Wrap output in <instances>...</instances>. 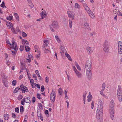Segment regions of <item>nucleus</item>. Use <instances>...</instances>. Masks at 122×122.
<instances>
[{
	"label": "nucleus",
	"mask_w": 122,
	"mask_h": 122,
	"mask_svg": "<svg viewBox=\"0 0 122 122\" xmlns=\"http://www.w3.org/2000/svg\"><path fill=\"white\" fill-rule=\"evenodd\" d=\"M92 70V69L86 70V71L87 76L89 78H90L91 77L92 73L91 72V71Z\"/></svg>",
	"instance_id": "9d476101"
},
{
	"label": "nucleus",
	"mask_w": 122,
	"mask_h": 122,
	"mask_svg": "<svg viewBox=\"0 0 122 122\" xmlns=\"http://www.w3.org/2000/svg\"><path fill=\"white\" fill-rule=\"evenodd\" d=\"M65 55L68 58V59L70 61H71L72 59L70 55L66 52L65 53Z\"/></svg>",
	"instance_id": "b1692460"
},
{
	"label": "nucleus",
	"mask_w": 122,
	"mask_h": 122,
	"mask_svg": "<svg viewBox=\"0 0 122 122\" xmlns=\"http://www.w3.org/2000/svg\"><path fill=\"white\" fill-rule=\"evenodd\" d=\"M55 37L56 39V40L57 42L59 43H60L61 42V40L58 37V36H55Z\"/></svg>",
	"instance_id": "7c9ffc66"
},
{
	"label": "nucleus",
	"mask_w": 122,
	"mask_h": 122,
	"mask_svg": "<svg viewBox=\"0 0 122 122\" xmlns=\"http://www.w3.org/2000/svg\"><path fill=\"white\" fill-rule=\"evenodd\" d=\"M20 111L21 112H24V108L23 106H21L20 107Z\"/></svg>",
	"instance_id": "de8ad7c7"
},
{
	"label": "nucleus",
	"mask_w": 122,
	"mask_h": 122,
	"mask_svg": "<svg viewBox=\"0 0 122 122\" xmlns=\"http://www.w3.org/2000/svg\"><path fill=\"white\" fill-rule=\"evenodd\" d=\"M89 14V16L92 18H93L95 17V15L91 11L89 13H88Z\"/></svg>",
	"instance_id": "393cba45"
},
{
	"label": "nucleus",
	"mask_w": 122,
	"mask_h": 122,
	"mask_svg": "<svg viewBox=\"0 0 122 122\" xmlns=\"http://www.w3.org/2000/svg\"><path fill=\"white\" fill-rule=\"evenodd\" d=\"M34 48L36 50L35 52H36L37 51V52H39V49L38 46L37 45H35L34 46Z\"/></svg>",
	"instance_id": "e433bc0d"
},
{
	"label": "nucleus",
	"mask_w": 122,
	"mask_h": 122,
	"mask_svg": "<svg viewBox=\"0 0 122 122\" xmlns=\"http://www.w3.org/2000/svg\"><path fill=\"white\" fill-rule=\"evenodd\" d=\"M85 10L86 12L88 14L91 11L89 8L88 6L85 8Z\"/></svg>",
	"instance_id": "f704fd0d"
},
{
	"label": "nucleus",
	"mask_w": 122,
	"mask_h": 122,
	"mask_svg": "<svg viewBox=\"0 0 122 122\" xmlns=\"http://www.w3.org/2000/svg\"><path fill=\"white\" fill-rule=\"evenodd\" d=\"M25 49L26 51H30V48L29 46H25Z\"/></svg>",
	"instance_id": "a18cd8bd"
},
{
	"label": "nucleus",
	"mask_w": 122,
	"mask_h": 122,
	"mask_svg": "<svg viewBox=\"0 0 122 122\" xmlns=\"http://www.w3.org/2000/svg\"><path fill=\"white\" fill-rule=\"evenodd\" d=\"M98 105V108L97 110V114H101V115L102 114H103V111L102 101H99Z\"/></svg>",
	"instance_id": "f257e3e1"
},
{
	"label": "nucleus",
	"mask_w": 122,
	"mask_h": 122,
	"mask_svg": "<svg viewBox=\"0 0 122 122\" xmlns=\"http://www.w3.org/2000/svg\"><path fill=\"white\" fill-rule=\"evenodd\" d=\"M117 95L119 100L120 102L122 101V93H117Z\"/></svg>",
	"instance_id": "a211bd4d"
},
{
	"label": "nucleus",
	"mask_w": 122,
	"mask_h": 122,
	"mask_svg": "<svg viewBox=\"0 0 122 122\" xmlns=\"http://www.w3.org/2000/svg\"><path fill=\"white\" fill-rule=\"evenodd\" d=\"M96 34L95 32H92L90 33V36H93L95 35Z\"/></svg>",
	"instance_id": "603ef678"
},
{
	"label": "nucleus",
	"mask_w": 122,
	"mask_h": 122,
	"mask_svg": "<svg viewBox=\"0 0 122 122\" xmlns=\"http://www.w3.org/2000/svg\"><path fill=\"white\" fill-rule=\"evenodd\" d=\"M38 107H39V108L40 109L39 110H40V109H41V110H42L43 109V107L42 106V105L41 103H38Z\"/></svg>",
	"instance_id": "cd10ccee"
},
{
	"label": "nucleus",
	"mask_w": 122,
	"mask_h": 122,
	"mask_svg": "<svg viewBox=\"0 0 122 122\" xmlns=\"http://www.w3.org/2000/svg\"><path fill=\"white\" fill-rule=\"evenodd\" d=\"M11 52H12V54L13 55H15L16 54L17 51H12Z\"/></svg>",
	"instance_id": "0e129e2a"
},
{
	"label": "nucleus",
	"mask_w": 122,
	"mask_h": 122,
	"mask_svg": "<svg viewBox=\"0 0 122 122\" xmlns=\"http://www.w3.org/2000/svg\"><path fill=\"white\" fill-rule=\"evenodd\" d=\"M75 65L78 70L80 71L81 70V69L80 67L79 66L78 63L76 62H75Z\"/></svg>",
	"instance_id": "5701e85b"
},
{
	"label": "nucleus",
	"mask_w": 122,
	"mask_h": 122,
	"mask_svg": "<svg viewBox=\"0 0 122 122\" xmlns=\"http://www.w3.org/2000/svg\"><path fill=\"white\" fill-rule=\"evenodd\" d=\"M109 45L108 41L106 40L104 42L103 49L104 51L106 52H107L109 51Z\"/></svg>",
	"instance_id": "f03ea898"
},
{
	"label": "nucleus",
	"mask_w": 122,
	"mask_h": 122,
	"mask_svg": "<svg viewBox=\"0 0 122 122\" xmlns=\"http://www.w3.org/2000/svg\"><path fill=\"white\" fill-rule=\"evenodd\" d=\"M22 35L24 37H26L27 36V34L24 32H22Z\"/></svg>",
	"instance_id": "052dcab7"
},
{
	"label": "nucleus",
	"mask_w": 122,
	"mask_h": 122,
	"mask_svg": "<svg viewBox=\"0 0 122 122\" xmlns=\"http://www.w3.org/2000/svg\"><path fill=\"white\" fill-rule=\"evenodd\" d=\"M56 95L51 94L50 99L52 102H53L55 101Z\"/></svg>",
	"instance_id": "f8f14e48"
},
{
	"label": "nucleus",
	"mask_w": 122,
	"mask_h": 122,
	"mask_svg": "<svg viewBox=\"0 0 122 122\" xmlns=\"http://www.w3.org/2000/svg\"><path fill=\"white\" fill-rule=\"evenodd\" d=\"M58 24L56 21H53L52 22V24L49 25L50 28L52 31H54V29L55 28L58 26Z\"/></svg>",
	"instance_id": "7ed1b4c3"
},
{
	"label": "nucleus",
	"mask_w": 122,
	"mask_h": 122,
	"mask_svg": "<svg viewBox=\"0 0 122 122\" xmlns=\"http://www.w3.org/2000/svg\"><path fill=\"white\" fill-rule=\"evenodd\" d=\"M40 51H39V52H38V54H37L36 55V57L38 58L39 57H40Z\"/></svg>",
	"instance_id": "c03bdc74"
},
{
	"label": "nucleus",
	"mask_w": 122,
	"mask_h": 122,
	"mask_svg": "<svg viewBox=\"0 0 122 122\" xmlns=\"http://www.w3.org/2000/svg\"><path fill=\"white\" fill-rule=\"evenodd\" d=\"M23 98V96L22 95H20L18 97V99L19 100H21Z\"/></svg>",
	"instance_id": "6e6d98bb"
},
{
	"label": "nucleus",
	"mask_w": 122,
	"mask_h": 122,
	"mask_svg": "<svg viewBox=\"0 0 122 122\" xmlns=\"http://www.w3.org/2000/svg\"><path fill=\"white\" fill-rule=\"evenodd\" d=\"M62 90L61 88H60L58 90V92L60 95H61L62 93Z\"/></svg>",
	"instance_id": "3c124183"
},
{
	"label": "nucleus",
	"mask_w": 122,
	"mask_h": 122,
	"mask_svg": "<svg viewBox=\"0 0 122 122\" xmlns=\"http://www.w3.org/2000/svg\"><path fill=\"white\" fill-rule=\"evenodd\" d=\"M6 19L7 20H10L12 19V16H9L7 17Z\"/></svg>",
	"instance_id": "8fccbe9b"
},
{
	"label": "nucleus",
	"mask_w": 122,
	"mask_h": 122,
	"mask_svg": "<svg viewBox=\"0 0 122 122\" xmlns=\"http://www.w3.org/2000/svg\"><path fill=\"white\" fill-rule=\"evenodd\" d=\"M22 44L23 46H26L28 45L29 43L26 40L22 39Z\"/></svg>",
	"instance_id": "4468645a"
},
{
	"label": "nucleus",
	"mask_w": 122,
	"mask_h": 122,
	"mask_svg": "<svg viewBox=\"0 0 122 122\" xmlns=\"http://www.w3.org/2000/svg\"><path fill=\"white\" fill-rule=\"evenodd\" d=\"M9 115L7 114H5L4 115V119L5 120H8L9 118Z\"/></svg>",
	"instance_id": "c85d7f7f"
},
{
	"label": "nucleus",
	"mask_w": 122,
	"mask_h": 122,
	"mask_svg": "<svg viewBox=\"0 0 122 122\" xmlns=\"http://www.w3.org/2000/svg\"><path fill=\"white\" fill-rule=\"evenodd\" d=\"M46 13L43 11L41 13V19H43L46 16Z\"/></svg>",
	"instance_id": "412c9836"
},
{
	"label": "nucleus",
	"mask_w": 122,
	"mask_h": 122,
	"mask_svg": "<svg viewBox=\"0 0 122 122\" xmlns=\"http://www.w3.org/2000/svg\"><path fill=\"white\" fill-rule=\"evenodd\" d=\"M75 8H77L78 9H79L80 8V6L77 3H76L75 4Z\"/></svg>",
	"instance_id": "79ce46f5"
},
{
	"label": "nucleus",
	"mask_w": 122,
	"mask_h": 122,
	"mask_svg": "<svg viewBox=\"0 0 122 122\" xmlns=\"http://www.w3.org/2000/svg\"><path fill=\"white\" fill-rule=\"evenodd\" d=\"M104 91V90H102L100 92V93L101 94V95L103 96H105V95L103 94V91Z\"/></svg>",
	"instance_id": "338daca9"
},
{
	"label": "nucleus",
	"mask_w": 122,
	"mask_h": 122,
	"mask_svg": "<svg viewBox=\"0 0 122 122\" xmlns=\"http://www.w3.org/2000/svg\"><path fill=\"white\" fill-rule=\"evenodd\" d=\"M118 52L119 54H122V47L121 48H118Z\"/></svg>",
	"instance_id": "ea45409f"
},
{
	"label": "nucleus",
	"mask_w": 122,
	"mask_h": 122,
	"mask_svg": "<svg viewBox=\"0 0 122 122\" xmlns=\"http://www.w3.org/2000/svg\"><path fill=\"white\" fill-rule=\"evenodd\" d=\"M44 90V87L43 86H41V92H43Z\"/></svg>",
	"instance_id": "680f3d73"
},
{
	"label": "nucleus",
	"mask_w": 122,
	"mask_h": 122,
	"mask_svg": "<svg viewBox=\"0 0 122 122\" xmlns=\"http://www.w3.org/2000/svg\"><path fill=\"white\" fill-rule=\"evenodd\" d=\"M37 116L38 117H40V118H42L41 115V110H37Z\"/></svg>",
	"instance_id": "4be33fe9"
},
{
	"label": "nucleus",
	"mask_w": 122,
	"mask_h": 122,
	"mask_svg": "<svg viewBox=\"0 0 122 122\" xmlns=\"http://www.w3.org/2000/svg\"><path fill=\"white\" fill-rule=\"evenodd\" d=\"M94 107V101H92L91 104V107L92 109H93Z\"/></svg>",
	"instance_id": "4d7b16f0"
},
{
	"label": "nucleus",
	"mask_w": 122,
	"mask_h": 122,
	"mask_svg": "<svg viewBox=\"0 0 122 122\" xmlns=\"http://www.w3.org/2000/svg\"><path fill=\"white\" fill-rule=\"evenodd\" d=\"M32 102H33V103H34L36 101V98L35 97H33L32 98Z\"/></svg>",
	"instance_id": "e2e57ef3"
},
{
	"label": "nucleus",
	"mask_w": 122,
	"mask_h": 122,
	"mask_svg": "<svg viewBox=\"0 0 122 122\" xmlns=\"http://www.w3.org/2000/svg\"><path fill=\"white\" fill-rule=\"evenodd\" d=\"M49 77L47 76L46 78L45 81L46 82V83H47L49 81Z\"/></svg>",
	"instance_id": "69168bd1"
},
{
	"label": "nucleus",
	"mask_w": 122,
	"mask_h": 122,
	"mask_svg": "<svg viewBox=\"0 0 122 122\" xmlns=\"http://www.w3.org/2000/svg\"><path fill=\"white\" fill-rule=\"evenodd\" d=\"M44 43L43 46H45V47H49L48 45L49 44L48 40H45L44 41Z\"/></svg>",
	"instance_id": "6ab92c4d"
},
{
	"label": "nucleus",
	"mask_w": 122,
	"mask_h": 122,
	"mask_svg": "<svg viewBox=\"0 0 122 122\" xmlns=\"http://www.w3.org/2000/svg\"><path fill=\"white\" fill-rule=\"evenodd\" d=\"M92 97V95H89L87 97L88 98L87 101L88 102H90L91 101L92 98L91 97Z\"/></svg>",
	"instance_id": "473e14b6"
},
{
	"label": "nucleus",
	"mask_w": 122,
	"mask_h": 122,
	"mask_svg": "<svg viewBox=\"0 0 122 122\" xmlns=\"http://www.w3.org/2000/svg\"><path fill=\"white\" fill-rule=\"evenodd\" d=\"M69 22L70 27V28H71L72 26V21L71 20L69 19Z\"/></svg>",
	"instance_id": "4c0bfd02"
},
{
	"label": "nucleus",
	"mask_w": 122,
	"mask_h": 122,
	"mask_svg": "<svg viewBox=\"0 0 122 122\" xmlns=\"http://www.w3.org/2000/svg\"><path fill=\"white\" fill-rule=\"evenodd\" d=\"M15 43L14 41L13 40L12 41L11 45V46H12V47H14V45H15Z\"/></svg>",
	"instance_id": "13d9d810"
},
{
	"label": "nucleus",
	"mask_w": 122,
	"mask_h": 122,
	"mask_svg": "<svg viewBox=\"0 0 122 122\" xmlns=\"http://www.w3.org/2000/svg\"><path fill=\"white\" fill-rule=\"evenodd\" d=\"M14 15L16 20L18 21H19V17L18 14L16 13H15L14 14Z\"/></svg>",
	"instance_id": "58836bf2"
},
{
	"label": "nucleus",
	"mask_w": 122,
	"mask_h": 122,
	"mask_svg": "<svg viewBox=\"0 0 122 122\" xmlns=\"http://www.w3.org/2000/svg\"><path fill=\"white\" fill-rule=\"evenodd\" d=\"M49 47H45V46H42V49L44 51L45 53L47 54L49 53L50 51L49 50Z\"/></svg>",
	"instance_id": "9b49d317"
},
{
	"label": "nucleus",
	"mask_w": 122,
	"mask_h": 122,
	"mask_svg": "<svg viewBox=\"0 0 122 122\" xmlns=\"http://www.w3.org/2000/svg\"><path fill=\"white\" fill-rule=\"evenodd\" d=\"M20 87H16L15 88V90L14 91V93H16L18 92V91L20 90Z\"/></svg>",
	"instance_id": "c9c22d12"
},
{
	"label": "nucleus",
	"mask_w": 122,
	"mask_h": 122,
	"mask_svg": "<svg viewBox=\"0 0 122 122\" xmlns=\"http://www.w3.org/2000/svg\"><path fill=\"white\" fill-rule=\"evenodd\" d=\"M25 46H20V50L21 51H22L23 50Z\"/></svg>",
	"instance_id": "49530a36"
},
{
	"label": "nucleus",
	"mask_w": 122,
	"mask_h": 122,
	"mask_svg": "<svg viewBox=\"0 0 122 122\" xmlns=\"http://www.w3.org/2000/svg\"><path fill=\"white\" fill-rule=\"evenodd\" d=\"M41 94L39 93L37 94L36 95L37 97L39 100L41 99Z\"/></svg>",
	"instance_id": "864d4df0"
},
{
	"label": "nucleus",
	"mask_w": 122,
	"mask_h": 122,
	"mask_svg": "<svg viewBox=\"0 0 122 122\" xmlns=\"http://www.w3.org/2000/svg\"><path fill=\"white\" fill-rule=\"evenodd\" d=\"M3 80V83L5 84H7L8 82L7 81V76L5 74L3 73L1 75Z\"/></svg>",
	"instance_id": "423d86ee"
},
{
	"label": "nucleus",
	"mask_w": 122,
	"mask_h": 122,
	"mask_svg": "<svg viewBox=\"0 0 122 122\" xmlns=\"http://www.w3.org/2000/svg\"><path fill=\"white\" fill-rule=\"evenodd\" d=\"M102 115L103 114H102L101 115V114H97V117L98 122H102L103 121Z\"/></svg>",
	"instance_id": "0eeeda50"
},
{
	"label": "nucleus",
	"mask_w": 122,
	"mask_h": 122,
	"mask_svg": "<svg viewBox=\"0 0 122 122\" xmlns=\"http://www.w3.org/2000/svg\"><path fill=\"white\" fill-rule=\"evenodd\" d=\"M25 101V98H24L23 99L21 102V104L22 105H24V102H26V101Z\"/></svg>",
	"instance_id": "a19ab883"
},
{
	"label": "nucleus",
	"mask_w": 122,
	"mask_h": 122,
	"mask_svg": "<svg viewBox=\"0 0 122 122\" xmlns=\"http://www.w3.org/2000/svg\"><path fill=\"white\" fill-rule=\"evenodd\" d=\"M14 47H13V49H14L15 51H16L18 50V48L17 47L16 45L15 44L14 45Z\"/></svg>",
	"instance_id": "37998d69"
},
{
	"label": "nucleus",
	"mask_w": 122,
	"mask_h": 122,
	"mask_svg": "<svg viewBox=\"0 0 122 122\" xmlns=\"http://www.w3.org/2000/svg\"><path fill=\"white\" fill-rule=\"evenodd\" d=\"M87 93V92L86 91H85L84 92L83 95V98H86V94Z\"/></svg>",
	"instance_id": "09e8293b"
},
{
	"label": "nucleus",
	"mask_w": 122,
	"mask_h": 122,
	"mask_svg": "<svg viewBox=\"0 0 122 122\" xmlns=\"http://www.w3.org/2000/svg\"><path fill=\"white\" fill-rule=\"evenodd\" d=\"M118 48H121L122 47V43L121 41H119L118 43Z\"/></svg>",
	"instance_id": "72a5a7b5"
},
{
	"label": "nucleus",
	"mask_w": 122,
	"mask_h": 122,
	"mask_svg": "<svg viewBox=\"0 0 122 122\" xmlns=\"http://www.w3.org/2000/svg\"><path fill=\"white\" fill-rule=\"evenodd\" d=\"M61 48L62 51V52L61 51L60 52L61 53H65L66 52V51L65 50V48L64 46H62Z\"/></svg>",
	"instance_id": "a878e982"
},
{
	"label": "nucleus",
	"mask_w": 122,
	"mask_h": 122,
	"mask_svg": "<svg viewBox=\"0 0 122 122\" xmlns=\"http://www.w3.org/2000/svg\"><path fill=\"white\" fill-rule=\"evenodd\" d=\"M121 91V86H120L119 85L117 91V93H122Z\"/></svg>",
	"instance_id": "c756f323"
},
{
	"label": "nucleus",
	"mask_w": 122,
	"mask_h": 122,
	"mask_svg": "<svg viewBox=\"0 0 122 122\" xmlns=\"http://www.w3.org/2000/svg\"><path fill=\"white\" fill-rule=\"evenodd\" d=\"M20 90L22 91V93H24L25 92H28V90L26 87L24 86L23 84H22L20 86Z\"/></svg>",
	"instance_id": "6e6552de"
},
{
	"label": "nucleus",
	"mask_w": 122,
	"mask_h": 122,
	"mask_svg": "<svg viewBox=\"0 0 122 122\" xmlns=\"http://www.w3.org/2000/svg\"><path fill=\"white\" fill-rule=\"evenodd\" d=\"M72 68L73 69L74 71V72H75L77 71V69H76V67L75 66H72Z\"/></svg>",
	"instance_id": "bf43d9fd"
},
{
	"label": "nucleus",
	"mask_w": 122,
	"mask_h": 122,
	"mask_svg": "<svg viewBox=\"0 0 122 122\" xmlns=\"http://www.w3.org/2000/svg\"><path fill=\"white\" fill-rule=\"evenodd\" d=\"M15 112L18 113L19 112V109L18 107H16L15 108Z\"/></svg>",
	"instance_id": "5fc2aeb1"
},
{
	"label": "nucleus",
	"mask_w": 122,
	"mask_h": 122,
	"mask_svg": "<svg viewBox=\"0 0 122 122\" xmlns=\"http://www.w3.org/2000/svg\"><path fill=\"white\" fill-rule=\"evenodd\" d=\"M29 5L30 7L31 8H33L34 7L32 3V2L31 3H30L29 4Z\"/></svg>",
	"instance_id": "774afa93"
},
{
	"label": "nucleus",
	"mask_w": 122,
	"mask_h": 122,
	"mask_svg": "<svg viewBox=\"0 0 122 122\" xmlns=\"http://www.w3.org/2000/svg\"><path fill=\"white\" fill-rule=\"evenodd\" d=\"M91 65L92 62L90 60L87 61L85 64V70L92 69L91 68Z\"/></svg>",
	"instance_id": "20e7f679"
},
{
	"label": "nucleus",
	"mask_w": 122,
	"mask_h": 122,
	"mask_svg": "<svg viewBox=\"0 0 122 122\" xmlns=\"http://www.w3.org/2000/svg\"><path fill=\"white\" fill-rule=\"evenodd\" d=\"M109 109L110 111H114V103L113 100H112L110 103Z\"/></svg>",
	"instance_id": "39448f33"
},
{
	"label": "nucleus",
	"mask_w": 122,
	"mask_h": 122,
	"mask_svg": "<svg viewBox=\"0 0 122 122\" xmlns=\"http://www.w3.org/2000/svg\"><path fill=\"white\" fill-rule=\"evenodd\" d=\"M86 50L88 53H91L93 51L92 48L88 46L86 47Z\"/></svg>",
	"instance_id": "dca6fc26"
},
{
	"label": "nucleus",
	"mask_w": 122,
	"mask_h": 122,
	"mask_svg": "<svg viewBox=\"0 0 122 122\" xmlns=\"http://www.w3.org/2000/svg\"><path fill=\"white\" fill-rule=\"evenodd\" d=\"M84 26L85 28L86 29L89 30H90V27L89 26V25L87 22H85L84 23Z\"/></svg>",
	"instance_id": "aec40b11"
},
{
	"label": "nucleus",
	"mask_w": 122,
	"mask_h": 122,
	"mask_svg": "<svg viewBox=\"0 0 122 122\" xmlns=\"http://www.w3.org/2000/svg\"><path fill=\"white\" fill-rule=\"evenodd\" d=\"M77 77L79 78H81L82 77V74L78 71L75 72Z\"/></svg>",
	"instance_id": "ddd939ff"
},
{
	"label": "nucleus",
	"mask_w": 122,
	"mask_h": 122,
	"mask_svg": "<svg viewBox=\"0 0 122 122\" xmlns=\"http://www.w3.org/2000/svg\"><path fill=\"white\" fill-rule=\"evenodd\" d=\"M114 111H111L110 112V116L112 120H113L114 116Z\"/></svg>",
	"instance_id": "2eb2a0df"
},
{
	"label": "nucleus",
	"mask_w": 122,
	"mask_h": 122,
	"mask_svg": "<svg viewBox=\"0 0 122 122\" xmlns=\"http://www.w3.org/2000/svg\"><path fill=\"white\" fill-rule=\"evenodd\" d=\"M25 99H26L25 100V101H26V102L27 103H30L31 102L30 99V98L29 97H27Z\"/></svg>",
	"instance_id": "bb28decb"
},
{
	"label": "nucleus",
	"mask_w": 122,
	"mask_h": 122,
	"mask_svg": "<svg viewBox=\"0 0 122 122\" xmlns=\"http://www.w3.org/2000/svg\"><path fill=\"white\" fill-rule=\"evenodd\" d=\"M67 14L69 17L70 18H72V20L74 19V16L75 15V13L73 12H71L70 11H68L67 12Z\"/></svg>",
	"instance_id": "1a4fd4ad"
},
{
	"label": "nucleus",
	"mask_w": 122,
	"mask_h": 122,
	"mask_svg": "<svg viewBox=\"0 0 122 122\" xmlns=\"http://www.w3.org/2000/svg\"><path fill=\"white\" fill-rule=\"evenodd\" d=\"M9 25H8H8H7V26L9 28H10L12 27V28L13 29V26L12 24V23H10V22H9Z\"/></svg>",
	"instance_id": "2f4dec72"
},
{
	"label": "nucleus",
	"mask_w": 122,
	"mask_h": 122,
	"mask_svg": "<svg viewBox=\"0 0 122 122\" xmlns=\"http://www.w3.org/2000/svg\"><path fill=\"white\" fill-rule=\"evenodd\" d=\"M13 30H12L13 33L15 34H17L18 32H20V31L18 27H16V30H15L14 29V28L13 29Z\"/></svg>",
	"instance_id": "f3484780"
}]
</instances>
